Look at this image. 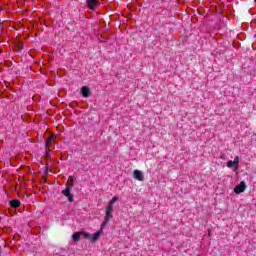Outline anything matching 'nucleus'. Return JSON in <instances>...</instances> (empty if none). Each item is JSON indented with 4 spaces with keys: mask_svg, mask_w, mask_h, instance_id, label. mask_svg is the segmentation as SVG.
I'll use <instances>...</instances> for the list:
<instances>
[{
    "mask_svg": "<svg viewBox=\"0 0 256 256\" xmlns=\"http://www.w3.org/2000/svg\"><path fill=\"white\" fill-rule=\"evenodd\" d=\"M245 189H247V184H245V182L242 181V182H240L239 185H237L234 188V193H236V195H239V194L243 193L245 191Z\"/></svg>",
    "mask_w": 256,
    "mask_h": 256,
    "instance_id": "obj_4",
    "label": "nucleus"
},
{
    "mask_svg": "<svg viewBox=\"0 0 256 256\" xmlns=\"http://www.w3.org/2000/svg\"><path fill=\"white\" fill-rule=\"evenodd\" d=\"M9 203L10 206L13 207V209H17L18 207L21 206V201H19L18 199H13Z\"/></svg>",
    "mask_w": 256,
    "mask_h": 256,
    "instance_id": "obj_10",
    "label": "nucleus"
},
{
    "mask_svg": "<svg viewBox=\"0 0 256 256\" xmlns=\"http://www.w3.org/2000/svg\"><path fill=\"white\" fill-rule=\"evenodd\" d=\"M133 176L137 179V181H143L145 179V177L143 176V172H141L140 170H134Z\"/></svg>",
    "mask_w": 256,
    "mask_h": 256,
    "instance_id": "obj_9",
    "label": "nucleus"
},
{
    "mask_svg": "<svg viewBox=\"0 0 256 256\" xmlns=\"http://www.w3.org/2000/svg\"><path fill=\"white\" fill-rule=\"evenodd\" d=\"M213 3H217V5H219L220 2H213Z\"/></svg>",
    "mask_w": 256,
    "mask_h": 256,
    "instance_id": "obj_15",
    "label": "nucleus"
},
{
    "mask_svg": "<svg viewBox=\"0 0 256 256\" xmlns=\"http://www.w3.org/2000/svg\"><path fill=\"white\" fill-rule=\"evenodd\" d=\"M75 181H77V177L69 176L68 181L66 183V189L62 190V195H64V197H68V201L70 203H73L74 201L73 196L71 195V190L73 189Z\"/></svg>",
    "mask_w": 256,
    "mask_h": 256,
    "instance_id": "obj_1",
    "label": "nucleus"
},
{
    "mask_svg": "<svg viewBox=\"0 0 256 256\" xmlns=\"http://www.w3.org/2000/svg\"><path fill=\"white\" fill-rule=\"evenodd\" d=\"M116 201H119V197L114 196V197L109 201V203H111L112 205H115Z\"/></svg>",
    "mask_w": 256,
    "mask_h": 256,
    "instance_id": "obj_12",
    "label": "nucleus"
},
{
    "mask_svg": "<svg viewBox=\"0 0 256 256\" xmlns=\"http://www.w3.org/2000/svg\"><path fill=\"white\" fill-rule=\"evenodd\" d=\"M16 51H23V44L19 43L16 47Z\"/></svg>",
    "mask_w": 256,
    "mask_h": 256,
    "instance_id": "obj_14",
    "label": "nucleus"
},
{
    "mask_svg": "<svg viewBox=\"0 0 256 256\" xmlns=\"http://www.w3.org/2000/svg\"><path fill=\"white\" fill-rule=\"evenodd\" d=\"M86 1H96V0H86Z\"/></svg>",
    "mask_w": 256,
    "mask_h": 256,
    "instance_id": "obj_16",
    "label": "nucleus"
},
{
    "mask_svg": "<svg viewBox=\"0 0 256 256\" xmlns=\"http://www.w3.org/2000/svg\"><path fill=\"white\" fill-rule=\"evenodd\" d=\"M57 137L55 136V134H53V135H50L49 137H48V139L46 140V144H45V146H46V154L47 155H49V151H51V145H53V143H55V139H56Z\"/></svg>",
    "mask_w": 256,
    "mask_h": 256,
    "instance_id": "obj_3",
    "label": "nucleus"
},
{
    "mask_svg": "<svg viewBox=\"0 0 256 256\" xmlns=\"http://www.w3.org/2000/svg\"><path fill=\"white\" fill-rule=\"evenodd\" d=\"M81 237H84V239H91V234L87 233V232L80 231V232H75L72 235V239H73L74 243H77V241H79L81 239Z\"/></svg>",
    "mask_w": 256,
    "mask_h": 256,
    "instance_id": "obj_2",
    "label": "nucleus"
},
{
    "mask_svg": "<svg viewBox=\"0 0 256 256\" xmlns=\"http://www.w3.org/2000/svg\"><path fill=\"white\" fill-rule=\"evenodd\" d=\"M227 167L231 168V167H235V171H237V169H239V156H236L234 158V161H228L227 163Z\"/></svg>",
    "mask_w": 256,
    "mask_h": 256,
    "instance_id": "obj_6",
    "label": "nucleus"
},
{
    "mask_svg": "<svg viewBox=\"0 0 256 256\" xmlns=\"http://www.w3.org/2000/svg\"><path fill=\"white\" fill-rule=\"evenodd\" d=\"M106 211H112L113 212V204H111V202H108V205L106 207Z\"/></svg>",
    "mask_w": 256,
    "mask_h": 256,
    "instance_id": "obj_13",
    "label": "nucleus"
},
{
    "mask_svg": "<svg viewBox=\"0 0 256 256\" xmlns=\"http://www.w3.org/2000/svg\"><path fill=\"white\" fill-rule=\"evenodd\" d=\"M82 97H91V89L87 86H83L81 88Z\"/></svg>",
    "mask_w": 256,
    "mask_h": 256,
    "instance_id": "obj_8",
    "label": "nucleus"
},
{
    "mask_svg": "<svg viewBox=\"0 0 256 256\" xmlns=\"http://www.w3.org/2000/svg\"><path fill=\"white\" fill-rule=\"evenodd\" d=\"M88 8L91 9V11H95V7L99 5L98 1H88L87 2Z\"/></svg>",
    "mask_w": 256,
    "mask_h": 256,
    "instance_id": "obj_11",
    "label": "nucleus"
},
{
    "mask_svg": "<svg viewBox=\"0 0 256 256\" xmlns=\"http://www.w3.org/2000/svg\"><path fill=\"white\" fill-rule=\"evenodd\" d=\"M102 234H103V228H101L100 231L95 232L93 236L90 234V238H86V239H90L92 243H95V241L99 240V237H101Z\"/></svg>",
    "mask_w": 256,
    "mask_h": 256,
    "instance_id": "obj_7",
    "label": "nucleus"
},
{
    "mask_svg": "<svg viewBox=\"0 0 256 256\" xmlns=\"http://www.w3.org/2000/svg\"><path fill=\"white\" fill-rule=\"evenodd\" d=\"M111 219H113V212L106 210V216L104 217V222L101 224V229H103Z\"/></svg>",
    "mask_w": 256,
    "mask_h": 256,
    "instance_id": "obj_5",
    "label": "nucleus"
}]
</instances>
